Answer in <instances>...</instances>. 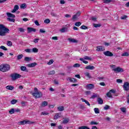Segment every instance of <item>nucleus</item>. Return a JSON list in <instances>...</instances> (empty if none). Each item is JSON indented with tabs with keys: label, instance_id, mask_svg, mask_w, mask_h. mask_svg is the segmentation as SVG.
I'll return each mask as SVG.
<instances>
[{
	"label": "nucleus",
	"instance_id": "nucleus-38",
	"mask_svg": "<svg viewBox=\"0 0 129 129\" xmlns=\"http://www.w3.org/2000/svg\"><path fill=\"white\" fill-rule=\"evenodd\" d=\"M23 57H24V55H23V54H19L17 56V60H21V59H22V58H23Z\"/></svg>",
	"mask_w": 129,
	"mask_h": 129
},
{
	"label": "nucleus",
	"instance_id": "nucleus-31",
	"mask_svg": "<svg viewBox=\"0 0 129 129\" xmlns=\"http://www.w3.org/2000/svg\"><path fill=\"white\" fill-rule=\"evenodd\" d=\"M120 109L122 112H123V113H125V112H126V108H125V107H121Z\"/></svg>",
	"mask_w": 129,
	"mask_h": 129
},
{
	"label": "nucleus",
	"instance_id": "nucleus-42",
	"mask_svg": "<svg viewBox=\"0 0 129 129\" xmlns=\"http://www.w3.org/2000/svg\"><path fill=\"white\" fill-rule=\"evenodd\" d=\"M39 51V49H38L37 48H34L32 49V52H33V53H38Z\"/></svg>",
	"mask_w": 129,
	"mask_h": 129
},
{
	"label": "nucleus",
	"instance_id": "nucleus-45",
	"mask_svg": "<svg viewBox=\"0 0 129 129\" xmlns=\"http://www.w3.org/2000/svg\"><path fill=\"white\" fill-rule=\"evenodd\" d=\"M110 107V106L108 105H105V106L104 107V110H107L108 109H109V108Z\"/></svg>",
	"mask_w": 129,
	"mask_h": 129
},
{
	"label": "nucleus",
	"instance_id": "nucleus-55",
	"mask_svg": "<svg viewBox=\"0 0 129 129\" xmlns=\"http://www.w3.org/2000/svg\"><path fill=\"white\" fill-rule=\"evenodd\" d=\"M7 20L8 21H9V22H15V19L10 18H7Z\"/></svg>",
	"mask_w": 129,
	"mask_h": 129
},
{
	"label": "nucleus",
	"instance_id": "nucleus-40",
	"mask_svg": "<svg viewBox=\"0 0 129 129\" xmlns=\"http://www.w3.org/2000/svg\"><path fill=\"white\" fill-rule=\"evenodd\" d=\"M18 102V100H16V99H13L11 101V104H16V103Z\"/></svg>",
	"mask_w": 129,
	"mask_h": 129
},
{
	"label": "nucleus",
	"instance_id": "nucleus-28",
	"mask_svg": "<svg viewBox=\"0 0 129 129\" xmlns=\"http://www.w3.org/2000/svg\"><path fill=\"white\" fill-rule=\"evenodd\" d=\"M24 60L26 62H30V61H31V60H32V58L26 56L24 58Z\"/></svg>",
	"mask_w": 129,
	"mask_h": 129
},
{
	"label": "nucleus",
	"instance_id": "nucleus-64",
	"mask_svg": "<svg viewBox=\"0 0 129 129\" xmlns=\"http://www.w3.org/2000/svg\"><path fill=\"white\" fill-rule=\"evenodd\" d=\"M126 99H127V103L129 104V94H128L127 97H126Z\"/></svg>",
	"mask_w": 129,
	"mask_h": 129
},
{
	"label": "nucleus",
	"instance_id": "nucleus-5",
	"mask_svg": "<svg viewBox=\"0 0 129 129\" xmlns=\"http://www.w3.org/2000/svg\"><path fill=\"white\" fill-rule=\"evenodd\" d=\"M113 71L115 72V73H119V72H123V69L120 67H117L112 69Z\"/></svg>",
	"mask_w": 129,
	"mask_h": 129
},
{
	"label": "nucleus",
	"instance_id": "nucleus-30",
	"mask_svg": "<svg viewBox=\"0 0 129 129\" xmlns=\"http://www.w3.org/2000/svg\"><path fill=\"white\" fill-rule=\"evenodd\" d=\"M57 110H58V111H63V110H64V107L63 106L58 107Z\"/></svg>",
	"mask_w": 129,
	"mask_h": 129
},
{
	"label": "nucleus",
	"instance_id": "nucleus-24",
	"mask_svg": "<svg viewBox=\"0 0 129 129\" xmlns=\"http://www.w3.org/2000/svg\"><path fill=\"white\" fill-rule=\"evenodd\" d=\"M35 122L34 121H31L29 120H25V124H33V123H35Z\"/></svg>",
	"mask_w": 129,
	"mask_h": 129
},
{
	"label": "nucleus",
	"instance_id": "nucleus-10",
	"mask_svg": "<svg viewBox=\"0 0 129 129\" xmlns=\"http://www.w3.org/2000/svg\"><path fill=\"white\" fill-rule=\"evenodd\" d=\"M105 50V49H104V48L102 46H97L96 50L99 52H102V51H104Z\"/></svg>",
	"mask_w": 129,
	"mask_h": 129
},
{
	"label": "nucleus",
	"instance_id": "nucleus-25",
	"mask_svg": "<svg viewBox=\"0 0 129 129\" xmlns=\"http://www.w3.org/2000/svg\"><path fill=\"white\" fill-rule=\"evenodd\" d=\"M47 105H48V102L46 101L42 102V103H41V106H42L43 107H44L45 106H47Z\"/></svg>",
	"mask_w": 129,
	"mask_h": 129
},
{
	"label": "nucleus",
	"instance_id": "nucleus-16",
	"mask_svg": "<svg viewBox=\"0 0 129 129\" xmlns=\"http://www.w3.org/2000/svg\"><path fill=\"white\" fill-rule=\"evenodd\" d=\"M97 102L98 104H103V100L101 99V98H97Z\"/></svg>",
	"mask_w": 129,
	"mask_h": 129
},
{
	"label": "nucleus",
	"instance_id": "nucleus-7",
	"mask_svg": "<svg viewBox=\"0 0 129 129\" xmlns=\"http://www.w3.org/2000/svg\"><path fill=\"white\" fill-rule=\"evenodd\" d=\"M80 15H81V12H80V11L78 12L76 14L74 15L73 16V18H72L73 21H74V22L76 20H78V17H79Z\"/></svg>",
	"mask_w": 129,
	"mask_h": 129
},
{
	"label": "nucleus",
	"instance_id": "nucleus-27",
	"mask_svg": "<svg viewBox=\"0 0 129 129\" xmlns=\"http://www.w3.org/2000/svg\"><path fill=\"white\" fill-rule=\"evenodd\" d=\"M121 56L123 57H128L129 53L127 52H125L121 54Z\"/></svg>",
	"mask_w": 129,
	"mask_h": 129
},
{
	"label": "nucleus",
	"instance_id": "nucleus-13",
	"mask_svg": "<svg viewBox=\"0 0 129 129\" xmlns=\"http://www.w3.org/2000/svg\"><path fill=\"white\" fill-rule=\"evenodd\" d=\"M104 4H109L110 3H115V0H102Z\"/></svg>",
	"mask_w": 129,
	"mask_h": 129
},
{
	"label": "nucleus",
	"instance_id": "nucleus-53",
	"mask_svg": "<svg viewBox=\"0 0 129 129\" xmlns=\"http://www.w3.org/2000/svg\"><path fill=\"white\" fill-rule=\"evenodd\" d=\"M19 31L21 32V33H24L25 32V30L23 29V28H19L18 29Z\"/></svg>",
	"mask_w": 129,
	"mask_h": 129
},
{
	"label": "nucleus",
	"instance_id": "nucleus-52",
	"mask_svg": "<svg viewBox=\"0 0 129 129\" xmlns=\"http://www.w3.org/2000/svg\"><path fill=\"white\" fill-rule=\"evenodd\" d=\"M84 59H85V60H91V58L89 57L88 56H85L84 57Z\"/></svg>",
	"mask_w": 129,
	"mask_h": 129
},
{
	"label": "nucleus",
	"instance_id": "nucleus-33",
	"mask_svg": "<svg viewBox=\"0 0 129 129\" xmlns=\"http://www.w3.org/2000/svg\"><path fill=\"white\" fill-rule=\"evenodd\" d=\"M7 46H9V47H12L13 46V42L11 41H8L7 43Z\"/></svg>",
	"mask_w": 129,
	"mask_h": 129
},
{
	"label": "nucleus",
	"instance_id": "nucleus-44",
	"mask_svg": "<svg viewBox=\"0 0 129 129\" xmlns=\"http://www.w3.org/2000/svg\"><path fill=\"white\" fill-rule=\"evenodd\" d=\"M94 112L95 113H99V109L98 108H95L94 109Z\"/></svg>",
	"mask_w": 129,
	"mask_h": 129
},
{
	"label": "nucleus",
	"instance_id": "nucleus-19",
	"mask_svg": "<svg viewBox=\"0 0 129 129\" xmlns=\"http://www.w3.org/2000/svg\"><path fill=\"white\" fill-rule=\"evenodd\" d=\"M6 89H8V90H14L15 89V87L13 86H6Z\"/></svg>",
	"mask_w": 129,
	"mask_h": 129
},
{
	"label": "nucleus",
	"instance_id": "nucleus-26",
	"mask_svg": "<svg viewBox=\"0 0 129 129\" xmlns=\"http://www.w3.org/2000/svg\"><path fill=\"white\" fill-rule=\"evenodd\" d=\"M20 69L22 71H26V72H28L29 71L27 70V68L25 66H22L20 68Z\"/></svg>",
	"mask_w": 129,
	"mask_h": 129
},
{
	"label": "nucleus",
	"instance_id": "nucleus-12",
	"mask_svg": "<svg viewBox=\"0 0 129 129\" xmlns=\"http://www.w3.org/2000/svg\"><path fill=\"white\" fill-rule=\"evenodd\" d=\"M95 68V67H94V66L89 65L85 68V69H87L88 70H93Z\"/></svg>",
	"mask_w": 129,
	"mask_h": 129
},
{
	"label": "nucleus",
	"instance_id": "nucleus-15",
	"mask_svg": "<svg viewBox=\"0 0 129 129\" xmlns=\"http://www.w3.org/2000/svg\"><path fill=\"white\" fill-rule=\"evenodd\" d=\"M7 15L9 18H16V16H15V15L10 13H7Z\"/></svg>",
	"mask_w": 129,
	"mask_h": 129
},
{
	"label": "nucleus",
	"instance_id": "nucleus-34",
	"mask_svg": "<svg viewBox=\"0 0 129 129\" xmlns=\"http://www.w3.org/2000/svg\"><path fill=\"white\" fill-rule=\"evenodd\" d=\"M69 120H70L69 118H65L63 120L62 122H63V123H64V124L68 123V122H69Z\"/></svg>",
	"mask_w": 129,
	"mask_h": 129
},
{
	"label": "nucleus",
	"instance_id": "nucleus-62",
	"mask_svg": "<svg viewBox=\"0 0 129 129\" xmlns=\"http://www.w3.org/2000/svg\"><path fill=\"white\" fill-rule=\"evenodd\" d=\"M51 15L52 17H57V14H56V13H54V12H52L51 13Z\"/></svg>",
	"mask_w": 129,
	"mask_h": 129
},
{
	"label": "nucleus",
	"instance_id": "nucleus-57",
	"mask_svg": "<svg viewBox=\"0 0 129 129\" xmlns=\"http://www.w3.org/2000/svg\"><path fill=\"white\" fill-rule=\"evenodd\" d=\"M54 60L53 59H50L49 61L47 63L48 65H51V64H53Z\"/></svg>",
	"mask_w": 129,
	"mask_h": 129
},
{
	"label": "nucleus",
	"instance_id": "nucleus-11",
	"mask_svg": "<svg viewBox=\"0 0 129 129\" xmlns=\"http://www.w3.org/2000/svg\"><path fill=\"white\" fill-rule=\"evenodd\" d=\"M67 80H70V82H73V83L77 82V80H76V79L74 78H72L71 77H68V78H67Z\"/></svg>",
	"mask_w": 129,
	"mask_h": 129
},
{
	"label": "nucleus",
	"instance_id": "nucleus-50",
	"mask_svg": "<svg viewBox=\"0 0 129 129\" xmlns=\"http://www.w3.org/2000/svg\"><path fill=\"white\" fill-rule=\"evenodd\" d=\"M95 97H97V94L94 93L93 95L91 97V98L94 99V98H95Z\"/></svg>",
	"mask_w": 129,
	"mask_h": 129
},
{
	"label": "nucleus",
	"instance_id": "nucleus-43",
	"mask_svg": "<svg viewBox=\"0 0 129 129\" xmlns=\"http://www.w3.org/2000/svg\"><path fill=\"white\" fill-rule=\"evenodd\" d=\"M21 9H26L27 8V5L26 4H23L20 6Z\"/></svg>",
	"mask_w": 129,
	"mask_h": 129
},
{
	"label": "nucleus",
	"instance_id": "nucleus-49",
	"mask_svg": "<svg viewBox=\"0 0 129 129\" xmlns=\"http://www.w3.org/2000/svg\"><path fill=\"white\" fill-rule=\"evenodd\" d=\"M50 22V19H47L44 20V23H45V24H49Z\"/></svg>",
	"mask_w": 129,
	"mask_h": 129
},
{
	"label": "nucleus",
	"instance_id": "nucleus-4",
	"mask_svg": "<svg viewBox=\"0 0 129 129\" xmlns=\"http://www.w3.org/2000/svg\"><path fill=\"white\" fill-rule=\"evenodd\" d=\"M10 77L11 78V80L12 81H16L17 79L21 78V77H22V76L18 73H13L10 75Z\"/></svg>",
	"mask_w": 129,
	"mask_h": 129
},
{
	"label": "nucleus",
	"instance_id": "nucleus-39",
	"mask_svg": "<svg viewBox=\"0 0 129 129\" xmlns=\"http://www.w3.org/2000/svg\"><path fill=\"white\" fill-rule=\"evenodd\" d=\"M0 49H2V50H4V51L8 50V48H7V47H6V46H5L4 45L0 46Z\"/></svg>",
	"mask_w": 129,
	"mask_h": 129
},
{
	"label": "nucleus",
	"instance_id": "nucleus-8",
	"mask_svg": "<svg viewBox=\"0 0 129 129\" xmlns=\"http://www.w3.org/2000/svg\"><path fill=\"white\" fill-rule=\"evenodd\" d=\"M103 54L105 56H107V57H112V56H113V53L109 51H104Z\"/></svg>",
	"mask_w": 129,
	"mask_h": 129
},
{
	"label": "nucleus",
	"instance_id": "nucleus-46",
	"mask_svg": "<svg viewBox=\"0 0 129 129\" xmlns=\"http://www.w3.org/2000/svg\"><path fill=\"white\" fill-rule=\"evenodd\" d=\"M81 29L82 30H87V29H88V27H87V26H85V25H82L81 27Z\"/></svg>",
	"mask_w": 129,
	"mask_h": 129
},
{
	"label": "nucleus",
	"instance_id": "nucleus-56",
	"mask_svg": "<svg viewBox=\"0 0 129 129\" xmlns=\"http://www.w3.org/2000/svg\"><path fill=\"white\" fill-rule=\"evenodd\" d=\"M25 52H26V53H31L32 52V50L31 49H25Z\"/></svg>",
	"mask_w": 129,
	"mask_h": 129
},
{
	"label": "nucleus",
	"instance_id": "nucleus-3",
	"mask_svg": "<svg viewBox=\"0 0 129 129\" xmlns=\"http://www.w3.org/2000/svg\"><path fill=\"white\" fill-rule=\"evenodd\" d=\"M10 69L11 66L9 64H4L3 66H0V71L2 72H7Z\"/></svg>",
	"mask_w": 129,
	"mask_h": 129
},
{
	"label": "nucleus",
	"instance_id": "nucleus-32",
	"mask_svg": "<svg viewBox=\"0 0 129 129\" xmlns=\"http://www.w3.org/2000/svg\"><path fill=\"white\" fill-rule=\"evenodd\" d=\"M106 95L107 97H109V98H112V95H111V93L110 92H108L107 93Z\"/></svg>",
	"mask_w": 129,
	"mask_h": 129
},
{
	"label": "nucleus",
	"instance_id": "nucleus-2",
	"mask_svg": "<svg viewBox=\"0 0 129 129\" xmlns=\"http://www.w3.org/2000/svg\"><path fill=\"white\" fill-rule=\"evenodd\" d=\"M32 95L35 98H41L43 96V94L40 91H39L38 88H34V92L32 93Z\"/></svg>",
	"mask_w": 129,
	"mask_h": 129
},
{
	"label": "nucleus",
	"instance_id": "nucleus-47",
	"mask_svg": "<svg viewBox=\"0 0 129 129\" xmlns=\"http://www.w3.org/2000/svg\"><path fill=\"white\" fill-rule=\"evenodd\" d=\"M73 67L75 68H79V67H80V64L79 63H75L74 64Z\"/></svg>",
	"mask_w": 129,
	"mask_h": 129
},
{
	"label": "nucleus",
	"instance_id": "nucleus-18",
	"mask_svg": "<svg viewBox=\"0 0 129 129\" xmlns=\"http://www.w3.org/2000/svg\"><path fill=\"white\" fill-rule=\"evenodd\" d=\"M19 10V6L15 5L14 6V8L13 10V11L11 12V13H16V11H18Z\"/></svg>",
	"mask_w": 129,
	"mask_h": 129
},
{
	"label": "nucleus",
	"instance_id": "nucleus-60",
	"mask_svg": "<svg viewBox=\"0 0 129 129\" xmlns=\"http://www.w3.org/2000/svg\"><path fill=\"white\" fill-rule=\"evenodd\" d=\"M90 124L91 125H93V124H98V123L95 122V121H91L90 122Z\"/></svg>",
	"mask_w": 129,
	"mask_h": 129
},
{
	"label": "nucleus",
	"instance_id": "nucleus-29",
	"mask_svg": "<svg viewBox=\"0 0 129 129\" xmlns=\"http://www.w3.org/2000/svg\"><path fill=\"white\" fill-rule=\"evenodd\" d=\"M61 114L56 113L54 116V119H58V117H60Z\"/></svg>",
	"mask_w": 129,
	"mask_h": 129
},
{
	"label": "nucleus",
	"instance_id": "nucleus-6",
	"mask_svg": "<svg viewBox=\"0 0 129 129\" xmlns=\"http://www.w3.org/2000/svg\"><path fill=\"white\" fill-rule=\"evenodd\" d=\"M123 88L125 91H128L129 90V83L127 82H124Z\"/></svg>",
	"mask_w": 129,
	"mask_h": 129
},
{
	"label": "nucleus",
	"instance_id": "nucleus-51",
	"mask_svg": "<svg viewBox=\"0 0 129 129\" xmlns=\"http://www.w3.org/2000/svg\"><path fill=\"white\" fill-rule=\"evenodd\" d=\"M89 128L86 126H82L79 127V129H89Z\"/></svg>",
	"mask_w": 129,
	"mask_h": 129
},
{
	"label": "nucleus",
	"instance_id": "nucleus-48",
	"mask_svg": "<svg viewBox=\"0 0 129 129\" xmlns=\"http://www.w3.org/2000/svg\"><path fill=\"white\" fill-rule=\"evenodd\" d=\"M75 25L77 27H79V26H81V22H76V23H75Z\"/></svg>",
	"mask_w": 129,
	"mask_h": 129
},
{
	"label": "nucleus",
	"instance_id": "nucleus-63",
	"mask_svg": "<svg viewBox=\"0 0 129 129\" xmlns=\"http://www.w3.org/2000/svg\"><path fill=\"white\" fill-rule=\"evenodd\" d=\"M109 92L111 93H113L114 94L116 92V91L113 90V89H111L109 91Z\"/></svg>",
	"mask_w": 129,
	"mask_h": 129
},
{
	"label": "nucleus",
	"instance_id": "nucleus-21",
	"mask_svg": "<svg viewBox=\"0 0 129 129\" xmlns=\"http://www.w3.org/2000/svg\"><path fill=\"white\" fill-rule=\"evenodd\" d=\"M81 99L83 101V102H85L86 103V104L88 105V106H90V103H89V102L88 101H87L83 98H81Z\"/></svg>",
	"mask_w": 129,
	"mask_h": 129
},
{
	"label": "nucleus",
	"instance_id": "nucleus-23",
	"mask_svg": "<svg viewBox=\"0 0 129 129\" xmlns=\"http://www.w3.org/2000/svg\"><path fill=\"white\" fill-rule=\"evenodd\" d=\"M59 31L61 33H65V32H67V31H68V29H67V28L66 27H63L62 29H60Z\"/></svg>",
	"mask_w": 129,
	"mask_h": 129
},
{
	"label": "nucleus",
	"instance_id": "nucleus-37",
	"mask_svg": "<svg viewBox=\"0 0 129 129\" xmlns=\"http://www.w3.org/2000/svg\"><path fill=\"white\" fill-rule=\"evenodd\" d=\"M85 76L88 78H92L91 76H90V74L88 72H86L85 74Z\"/></svg>",
	"mask_w": 129,
	"mask_h": 129
},
{
	"label": "nucleus",
	"instance_id": "nucleus-9",
	"mask_svg": "<svg viewBox=\"0 0 129 129\" xmlns=\"http://www.w3.org/2000/svg\"><path fill=\"white\" fill-rule=\"evenodd\" d=\"M27 31H28L27 32L29 34H30V33H32V32H33L34 33L36 32V29L32 27H28Z\"/></svg>",
	"mask_w": 129,
	"mask_h": 129
},
{
	"label": "nucleus",
	"instance_id": "nucleus-35",
	"mask_svg": "<svg viewBox=\"0 0 129 129\" xmlns=\"http://www.w3.org/2000/svg\"><path fill=\"white\" fill-rule=\"evenodd\" d=\"M93 27H94L95 28H99V27H101V24H93Z\"/></svg>",
	"mask_w": 129,
	"mask_h": 129
},
{
	"label": "nucleus",
	"instance_id": "nucleus-54",
	"mask_svg": "<svg viewBox=\"0 0 129 129\" xmlns=\"http://www.w3.org/2000/svg\"><path fill=\"white\" fill-rule=\"evenodd\" d=\"M85 93H86V95L88 96V95H90L91 92L90 91H86L85 92Z\"/></svg>",
	"mask_w": 129,
	"mask_h": 129
},
{
	"label": "nucleus",
	"instance_id": "nucleus-59",
	"mask_svg": "<svg viewBox=\"0 0 129 129\" xmlns=\"http://www.w3.org/2000/svg\"><path fill=\"white\" fill-rule=\"evenodd\" d=\"M39 40H40V39H39V38H35V39H34L33 42H34V43H38L39 42Z\"/></svg>",
	"mask_w": 129,
	"mask_h": 129
},
{
	"label": "nucleus",
	"instance_id": "nucleus-14",
	"mask_svg": "<svg viewBox=\"0 0 129 129\" xmlns=\"http://www.w3.org/2000/svg\"><path fill=\"white\" fill-rule=\"evenodd\" d=\"M86 86L88 89H93L94 88V85L92 84H88Z\"/></svg>",
	"mask_w": 129,
	"mask_h": 129
},
{
	"label": "nucleus",
	"instance_id": "nucleus-22",
	"mask_svg": "<svg viewBox=\"0 0 129 129\" xmlns=\"http://www.w3.org/2000/svg\"><path fill=\"white\" fill-rule=\"evenodd\" d=\"M18 124L19 125H24V124H26V120H24L23 121L18 122Z\"/></svg>",
	"mask_w": 129,
	"mask_h": 129
},
{
	"label": "nucleus",
	"instance_id": "nucleus-36",
	"mask_svg": "<svg viewBox=\"0 0 129 129\" xmlns=\"http://www.w3.org/2000/svg\"><path fill=\"white\" fill-rule=\"evenodd\" d=\"M55 71H51L48 73V75H54L55 74Z\"/></svg>",
	"mask_w": 129,
	"mask_h": 129
},
{
	"label": "nucleus",
	"instance_id": "nucleus-41",
	"mask_svg": "<svg viewBox=\"0 0 129 129\" xmlns=\"http://www.w3.org/2000/svg\"><path fill=\"white\" fill-rule=\"evenodd\" d=\"M9 113H10V114H13L15 113V109L12 108L11 109H10V110H9Z\"/></svg>",
	"mask_w": 129,
	"mask_h": 129
},
{
	"label": "nucleus",
	"instance_id": "nucleus-61",
	"mask_svg": "<svg viewBox=\"0 0 129 129\" xmlns=\"http://www.w3.org/2000/svg\"><path fill=\"white\" fill-rule=\"evenodd\" d=\"M41 114H42L43 115H48L49 113L46 112H42Z\"/></svg>",
	"mask_w": 129,
	"mask_h": 129
},
{
	"label": "nucleus",
	"instance_id": "nucleus-58",
	"mask_svg": "<svg viewBox=\"0 0 129 129\" xmlns=\"http://www.w3.org/2000/svg\"><path fill=\"white\" fill-rule=\"evenodd\" d=\"M127 18V16L126 15H123L122 17H121V20H125Z\"/></svg>",
	"mask_w": 129,
	"mask_h": 129
},
{
	"label": "nucleus",
	"instance_id": "nucleus-20",
	"mask_svg": "<svg viewBox=\"0 0 129 129\" xmlns=\"http://www.w3.org/2000/svg\"><path fill=\"white\" fill-rule=\"evenodd\" d=\"M68 40L70 43H77V40H76V39H74L73 38H68Z\"/></svg>",
	"mask_w": 129,
	"mask_h": 129
},
{
	"label": "nucleus",
	"instance_id": "nucleus-1",
	"mask_svg": "<svg viewBox=\"0 0 129 129\" xmlns=\"http://www.w3.org/2000/svg\"><path fill=\"white\" fill-rule=\"evenodd\" d=\"M10 32V29L6 27L5 25L0 24V36H6L7 33Z\"/></svg>",
	"mask_w": 129,
	"mask_h": 129
},
{
	"label": "nucleus",
	"instance_id": "nucleus-17",
	"mask_svg": "<svg viewBox=\"0 0 129 129\" xmlns=\"http://www.w3.org/2000/svg\"><path fill=\"white\" fill-rule=\"evenodd\" d=\"M37 65L36 62H33L31 63H29L27 64L28 67L31 68V67H35Z\"/></svg>",
	"mask_w": 129,
	"mask_h": 129
}]
</instances>
